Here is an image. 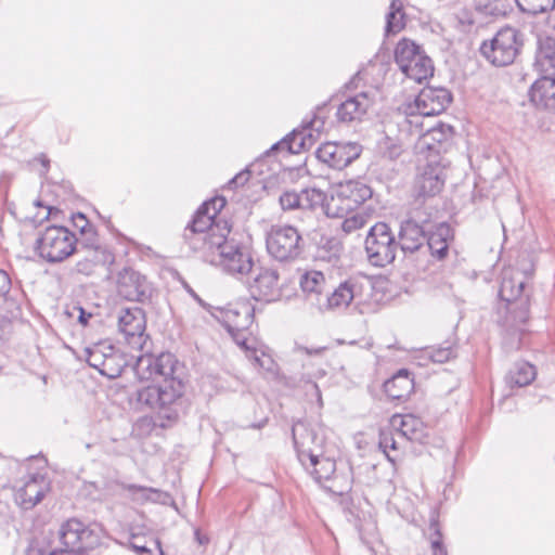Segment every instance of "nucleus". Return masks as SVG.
Wrapping results in <instances>:
<instances>
[{"mask_svg": "<svg viewBox=\"0 0 555 555\" xmlns=\"http://www.w3.org/2000/svg\"><path fill=\"white\" fill-rule=\"evenodd\" d=\"M522 46L520 34L513 27L501 28L480 46L481 55L492 65L503 67L514 63Z\"/></svg>", "mask_w": 555, "mask_h": 555, "instance_id": "6", "label": "nucleus"}, {"mask_svg": "<svg viewBox=\"0 0 555 555\" xmlns=\"http://www.w3.org/2000/svg\"><path fill=\"white\" fill-rule=\"evenodd\" d=\"M526 279L519 272L504 271L499 296L508 305L514 321L525 323L529 319V296L525 294Z\"/></svg>", "mask_w": 555, "mask_h": 555, "instance_id": "10", "label": "nucleus"}, {"mask_svg": "<svg viewBox=\"0 0 555 555\" xmlns=\"http://www.w3.org/2000/svg\"><path fill=\"white\" fill-rule=\"evenodd\" d=\"M75 309H77V310L79 311L78 321H79L82 325H87V324H88V321H89V319L92 317V314H91V313L86 312L81 307H75Z\"/></svg>", "mask_w": 555, "mask_h": 555, "instance_id": "55", "label": "nucleus"}, {"mask_svg": "<svg viewBox=\"0 0 555 555\" xmlns=\"http://www.w3.org/2000/svg\"><path fill=\"white\" fill-rule=\"evenodd\" d=\"M433 555H448V551L446 545H440L438 547H431Z\"/></svg>", "mask_w": 555, "mask_h": 555, "instance_id": "57", "label": "nucleus"}, {"mask_svg": "<svg viewBox=\"0 0 555 555\" xmlns=\"http://www.w3.org/2000/svg\"><path fill=\"white\" fill-rule=\"evenodd\" d=\"M395 61L401 72L410 79L422 82L434 74V64L415 41L403 38L395 49Z\"/></svg>", "mask_w": 555, "mask_h": 555, "instance_id": "5", "label": "nucleus"}, {"mask_svg": "<svg viewBox=\"0 0 555 555\" xmlns=\"http://www.w3.org/2000/svg\"><path fill=\"white\" fill-rule=\"evenodd\" d=\"M530 101L538 107L555 109V77L542 76L529 90Z\"/></svg>", "mask_w": 555, "mask_h": 555, "instance_id": "25", "label": "nucleus"}, {"mask_svg": "<svg viewBox=\"0 0 555 555\" xmlns=\"http://www.w3.org/2000/svg\"><path fill=\"white\" fill-rule=\"evenodd\" d=\"M247 358L253 361L254 366L261 369L264 372L274 373L276 371V363L271 356L263 351L258 353V350L254 349Z\"/></svg>", "mask_w": 555, "mask_h": 555, "instance_id": "41", "label": "nucleus"}, {"mask_svg": "<svg viewBox=\"0 0 555 555\" xmlns=\"http://www.w3.org/2000/svg\"><path fill=\"white\" fill-rule=\"evenodd\" d=\"M453 134V128L449 125H440L438 127L431 128L427 132V137H430L434 141L442 142L447 141Z\"/></svg>", "mask_w": 555, "mask_h": 555, "instance_id": "46", "label": "nucleus"}, {"mask_svg": "<svg viewBox=\"0 0 555 555\" xmlns=\"http://www.w3.org/2000/svg\"><path fill=\"white\" fill-rule=\"evenodd\" d=\"M49 490L50 482L43 475H31L15 487L14 500L21 508L28 511L40 503Z\"/></svg>", "mask_w": 555, "mask_h": 555, "instance_id": "18", "label": "nucleus"}, {"mask_svg": "<svg viewBox=\"0 0 555 555\" xmlns=\"http://www.w3.org/2000/svg\"><path fill=\"white\" fill-rule=\"evenodd\" d=\"M300 209H314L321 206L325 199V194L318 189H305L299 193Z\"/></svg>", "mask_w": 555, "mask_h": 555, "instance_id": "40", "label": "nucleus"}, {"mask_svg": "<svg viewBox=\"0 0 555 555\" xmlns=\"http://www.w3.org/2000/svg\"><path fill=\"white\" fill-rule=\"evenodd\" d=\"M117 326L125 340L134 348H141L144 343L146 326L145 313L139 307L122 308L117 314Z\"/></svg>", "mask_w": 555, "mask_h": 555, "instance_id": "16", "label": "nucleus"}, {"mask_svg": "<svg viewBox=\"0 0 555 555\" xmlns=\"http://www.w3.org/2000/svg\"><path fill=\"white\" fill-rule=\"evenodd\" d=\"M249 178L250 171L248 169H244L228 182V188L234 190L242 186L249 180Z\"/></svg>", "mask_w": 555, "mask_h": 555, "instance_id": "51", "label": "nucleus"}, {"mask_svg": "<svg viewBox=\"0 0 555 555\" xmlns=\"http://www.w3.org/2000/svg\"><path fill=\"white\" fill-rule=\"evenodd\" d=\"M229 233L223 236H215L206 247L202 246L203 261L220 268L231 275H246L254 267L249 249L233 238H228Z\"/></svg>", "mask_w": 555, "mask_h": 555, "instance_id": "2", "label": "nucleus"}, {"mask_svg": "<svg viewBox=\"0 0 555 555\" xmlns=\"http://www.w3.org/2000/svg\"><path fill=\"white\" fill-rule=\"evenodd\" d=\"M225 204L224 198L217 197L203 203L196 210L192 221L185 228L183 238L190 249L202 257V245L206 247L215 236H223L230 233L228 223L223 225L215 222L219 211Z\"/></svg>", "mask_w": 555, "mask_h": 555, "instance_id": "3", "label": "nucleus"}, {"mask_svg": "<svg viewBox=\"0 0 555 555\" xmlns=\"http://www.w3.org/2000/svg\"><path fill=\"white\" fill-rule=\"evenodd\" d=\"M361 152V145L354 142H327L315 151V156L328 167L341 170L357 159Z\"/></svg>", "mask_w": 555, "mask_h": 555, "instance_id": "15", "label": "nucleus"}, {"mask_svg": "<svg viewBox=\"0 0 555 555\" xmlns=\"http://www.w3.org/2000/svg\"><path fill=\"white\" fill-rule=\"evenodd\" d=\"M57 533L60 547L50 555H86L85 551L93 547L98 541L93 531L77 518L64 521Z\"/></svg>", "mask_w": 555, "mask_h": 555, "instance_id": "9", "label": "nucleus"}, {"mask_svg": "<svg viewBox=\"0 0 555 555\" xmlns=\"http://www.w3.org/2000/svg\"><path fill=\"white\" fill-rule=\"evenodd\" d=\"M429 529L431 531V533L429 535L430 547H438L440 545H444L443 541H442V533L439 528V524L436 519H434V518L431 519Z\"/></svg>", "mask_w": 555, "mask_h": 555, "instance_id": "49", "label": "nucleus"}, {"mask_svg": "<svg viewBox=\"0 0 555 555\" xmlns=\"http://www.w3.org/2000/svg\"><path fill=\"white\" fill-rule=\"evenodd\" d=\"M483 10H485L486 12H490V13H492V10L489 8V4H483Z\"/></svg>", "mask_w": 555, "mask_h": 555, "instance_id": "58", "label": "nucleus"}, {"mask_svg": "<svg viewBox=\"0 0 555 555\" xmlns=\"http://www.w3.org/2000/svg\"><path fill=\"white\" fill-rule=\"evenodd\" d=\"M351 486L352 478L350 473L334 474L331 476L330 481L323 483V488L326 491L339 496L348 493L351 490Z\"/></svg>", "mask_w": 555, "mask_h": 555, "instance_id": "36", "label": "nucleus"}, {"mask_svg": "<svg viewBox=\"0 0 555 555\" xmlns=\"http://www.w3.org/2000/svg\"><path fill=\"white\" fill-rule=\"evenodd\" d=\"M405 14L402 5L396 1H391L389 12L386 15V35H395L401 31L405 26Z\"/></svg>", "mask_w": 555, "mask_h": 555, "instance_id": "33", "label": "nucleus"}, {"mask_svg": "<svg viewBox=\"0 0 555 555\" xmlns=\"http://www.w3.org/2000/svg\"><path fill=\"white\" fill-rule=\"evenodd\" d=\"M11 286L12 282L9 274L4 270L0 269V304L5 300Z\"/></svg>", "mask_w": 555, "mask_h": 555, "instance_id": "50", "label": "nucleus"}, {"mask_svg": "<svg viewBox=\"0 0 555 555\" xmlns=\"http://www.w3.org/2000/svg\"><path fill=\"white\" fill-rule=\"evenodd\" d=\"M451 101L450 92L444 88L426 87L420 91L412 103H408L404 113L408 116H433L446 109Z\"/></svg>", "mask_w": 555, "mask_h": 555, "instance_id": "13", "label": "nucleus"}, {"mask_svg": "<svg viewBox=\"0 0 555 555\" xmlns=\"http://www.w3.org/2000/svg\"><path fill=\"white\" fill-rule=\"evenodd\" d=\"M343 218L344 221L341 222V230L346 234H351L369 223L371 214L365 210H354L348 215H345Z\"/></svg>", "mask_w": 555, "mask_h": 555, "instance_id": "37", "label": "nucleus"}, {"mask_svg": "<svg viewBox=\"0 0 555 555\" xmlns=\"http://www.w3.org/2000/svg\"><path fill=\"white\" fill-rule=\"evenodd\" d=\"M300 287L310 299L315 298L320 305L319 296L326 287L325 275L321 271H307L300 278Z\"/></svg>", "mask_w": 555, "mask_h": 555, "instance_id": "31", "label": "nucleus"}, {"mask_svg": "<svg viewBox=\"0 0 555 555\" xmlns=\"http://www.w3.org/2000/svg\"><path fill=\"white\" fill-rule=\"evenodd\" d=\"M83 241L80 243V247L78 248V253H81L83 250L85 244H90L92 242H95L96 244H100L96 232L94 231V236L92 234L83 235Z\"/></svg>", "mask_w": 555, "mask_h": 555, "instance_id": "54", "label": "nucleus"}, {"mask_svg": "<svg viewBox=\"0 0 555 555\" xmlns=\"http://www.w3.org/2000/svg\"><path fill=\"white\" fill-rule=\"evenodd\" d=\"M396 435L391 428L380 429L379 431V449L391 463H395L399 455V444L395 437Z\"/></svg>", "mask_w": 555, "mask_h": 555, "instance_id": "35", "label": "nucleus"}, {"mask_svg": "<svg viewBox=\"0 0 555 555\" xmlns=\"http://www.w3.org/2000/svg\"><path fill=\"white\" fill-rule=\"evenodd\" d=\"M360 291L358 282L348 279L341 282L332 293L327 295L325 301L320 304L321 309L343 310L347 308Z\"/></svg>", "mask_w": 555, "mask_h": 555, "instance_id": "23", "label": "nucleus"}, {"mask_svg": "<svg viewBox=\"0 0 555 555\" xmlns=\"http://www.w3.org/2000/svg\"><path fill=\"white\" fill-rule=\"evenodd\" d=\"M225 318L228 332L247 331L254 321V309L248 305H242L238 309H230Z\"/></svg>", "mask_w": 555, "mask_h": 555, "instance_id": "30", "label": "nucleus"}, {"mask_svg": "<svg viewBox=\"0 0 555 555\" xmlns=\"http://www.w3.org/2000/svg\"><path fill=\"white\" fill-rule=\"evenodd\" d=\"M77 238L67 228L51 225L36 241V248L48 262H61L76 250Z\"/></svg>", "mask_w": 555, "mask_h": 555, "instance_id": "7", "label": "nucleus"}, {"mask_svg": "<svg viewBox=\"0 0 555 555\" xmlns=\"http://www.w3.org/2000/svg\"><path fill=\"white\" fill-rule=\"evenodd\" d=\"M429 358L433 360V362L436 363H444L448 362L450 359L456 357V351L452 347L451 344H448L447 346H440L438 348H433L428 351Z\"/></svg>", "mask_w": 555, "mask_h": 555, "instance_id": "43", "label": "nucleus"}, {"mask_svg": "<svg viewBox=\"0 0 555 555\" xmlns=\"http://www.w3.org/2000/svg\"><path fill=\"white\" fill-rule=\"evenodd\" d=\"M391 424L393 427L399 426L397 436L400 438L405 437L411 441H422L426 436L424 423L412 414L395 415Z\"/></svg>", "mask_w": 555, "mask_h": 555, "instance_id": "29", "label": "nucleus"}, {"mask_svg": "<svg viewBox=\"0 0 555 555\" xmlns=\"http://www.w3.org/2000/svg\"><path fill=\"white\" fill-rule=\"evenodd\" d=\"M364 248L371 264L385 267L393 262L398 243L387 223L376 222L366 234Z\"/></svg>", "mask_w": 555, "mask_h": 555, "instance_id": "8", "label": "nucleus"}, {"mask_svg": "<svg viewBox=\"0 0 555 555\" xmlns=\"http://www.w3.org/2000/svg\"><path fill=\"white\" fill-rule=\"evenodd\" d=\"M140 379L163 377L157 385H150L135 392L141 409L152 410L167 421L178 418V404L184 392V384L179 374L181 370L176 357L170 352L140 356L134 365Z\"/></svg>", "mask_w": 555, "mask_h": 555, "instance_id": "1", "label": "nucleus"}, {"mask_svg": "<svg viewBox=\"0 0 555 555\" xmlns=\"http://www.w3.org/2000/svg\"><path fill=\"white\" fill-rule=\"evenodd\" d=\"M378 147L382 156L390 160L397 159L402 153L401 145L389 137H385Z\"/></svg>", "mask_w": 555, "mask_h": 555, "instance_id": "42", "label": "nucleus"}, {"mask_svg": "<svg viewBox=\"0 0 555 555\" xmlns=\"http://www.w3.org/2000/svg\"><path fill=\"white\" fill-rule=\"evenodd\" d=\"M117 291L129 301L145 304L151 300L154 289L146 276L131 268H125L118 273Z\"/></svg>", "mask_w": 555, "mask_h": 555, "instance_id": "14", "label": "nucleus"}, {"mask_svg": "<svg viewBox=\"0 0 555 555\" xmlns=\"http://www.w3.org/2000/svg\"><path fill=\"white\" fill-rule=\"evenodd\" d=\"M267 249L279 261L294 260L302 251V238L294 227H273L267 236Z\"/></svg>", "mask_w": 555, "mask_h": 555, "instance_id": "11", "label": "nucleus"}, {"mask_svg": "<svg viewBox=\"0 0 555 555\" xmlns=\"http://www.w3.org/2000/svg\"><path fill=\"white\" fill-rule=\"evenodd\" d=\"M250 296L258 301H274L281 296L279 272L275 269L260 267L256 269L253 281L248 284Z\"/></svg>", "mask_w": 555, "mask_h": 555, "instance_id": "17", "label": "nucleus"}, {"mask_svg": "<svg viewBox=\"0 0 555 555\" xmlns=\"http://www.w3.org/2000/svg\"><path fill=\"white\" fill-rule=\"evenodd\" d=\"M372 197V190L361 181L340 183L331 198V207L336 209L338 217H344L357 210L365 201Z\"/></svg>", "mask_w": 555, "mask_h": 555, "instance_id": "12", "label": "nucleus"}, {"mask_svg": "<svg viewBox=\"0 0 555 555\" xmlns=\"http://www.w3.org/2000/svg\"><path fill=\"white\" fill-rule=\"evenodd\" d=\"M85 356L87 363L103 374L105 367V360L107 356L106 346L95 345L85 349Z\"/></svg>", "mask_w": 555, "mask_h": 555, "instance_id": "38", "label": "nucleus"}, {"mask_svg": "<svg viewBox=\"0 0 555 555\" xmlns=\"http://www.w3.org/2000/svg\"><path fill=\"white\" fill-rule=\"evenodd\" d=\"M292 434L299 461L307 468L311 467L310 474L323 487V483L330 481L331 476L336 473L335 461L320 455L314 450L308 448V441H313L315 436L302 423L295 424Z\"/></svg>", "mask_w": 555, "mask_h": 555, "instance_id": "4", "label": "nucleus"}, {"mask_svg": "<svg viewBox=\"0 0 555 555\" xmlns=\"http://www.w3.org/2000/svg\"><path fill=\"white\" fill-rule=\"evenodd\" d=\"M518 8L528 14L537 15L555 8V0H515Z\"/></svg>", "mask_w": 555, "mask_h": 555, "instance_id": "39", "label": "nucleus"}, {"mask_svg": "<svg viewBox=\"0 0 555 555\" xmlns=\"http://www.w3.org/2000/svg\"><path fill=\"white\" fill-rule=\"evenodd\" d=\"M280 204L283 210L300 208L299 193L286 191L280 196Z\"/></svg>", "mask_w": 555, "mask_h": 555, "instance_id": "45", "label": "nucleus"}, {"mask_svg": "<svg viewBox=\"0 0 555 555\" xmlns=\"http://www.w3.org/2000/svg\"><path fill=\"white\" fill-rule=\"evenodd\" d=\"M351 514L356 516L353 521L361 534H373L376 531L375 521L373 520L372 515L363 513V517L361 518L353 512Z\"/></svg>", "mask_w": 555, "mask_h": 555, "instance_id": "44", "label": "nucleus"}, {"mask_svg": "<svg viewBox=\"0 0 555 555\" xmlns=\"http://www.w3.org/2000/svg\"><path fill=\"white\" fill-rule=\"evenodd\" d=\"M125 489L132 494L141 493L142 498H144V499H149L150 493L157 492L156 489L143 487V486H137V485H127V486H125Z\"/></svg>", "mask_w": 555, "mask_h": 555, "instance_id": "52", "label": "nucleus"}, {"mask_svg": "<svg viewBox=\"0 0 555 555\" xmlns=\"http://www.w3.org/2000/svg\"><path fill=\"white\" fill-rule=\"evenodd\" d=\"M106 349L107 356L102 375L109 378H116L121 374L124 367L127 365V361L119 351L114 349L113 346H106Z\"/></svg>", "mask_w": 555, "mask_h": 555, "instance_id": "32", "label": "nucleus"}, {"mask_svg": "<svg viewBox=\"0 0 555 555\" xmlns=\"http://www.w3.org/2000/svg\"><path fill=\"white\" fill-rule=\"evenodd\" d=\"M323 121L313 118L307 122L304 130L294 131L291 135L284 138L280 142L273 144L269 153H275L280 150H285L291 154H298L304 150L310 149L314 143L312 131H320Z\"/></svg>", "mask_w": 555, "mask_h": 555, "instance_id": "19", "label": "nucleus"}, {"mask_svg": "<svg viewBox=\"0 0 555 555\" xmlns=\"http://www.w3.org/2000/svg\"><path fill=\"white\" fill-rule=\"evenodd\" d=\"M426 234L422 225L414 220H405L401 223L398 234V248L406 253H415L423 247Z\"/></svg>", "mask_w": 555, "mask_h": 555, "instance_id": "24", "label": "nucleus"}, {"mask_svg": "<svg viewBox=\"0 0 555 555\" xmlns=\"http://www.w3.org/2000/svg\"><path fill=\"white\" fill-rule=\"evenodd\" d=\"M375 98L376 91H365L346 99L337 107V119L343 122L361 120L374 104Z\"/></svg>", "mask_w": 555, "mask_h": 555, "instance_id": "20", "label": "nucleus"}, {"mask_svg": "<svg viewBox=\"0 0 555 555\" xmlns=\"http://www.w3.org/2000/svg\"><path fill=\"white\" fill-rule=\"evenodd\" d=\"M72 219L74 227L79 230L82 235L92 234L94 236V229L83 214L77 212L73 215Z\"/></svg>", "mask_w": 555, "mask_h": 555, "instance_id": "47", "label": "nucleus"}, {"mask_svg": "<svg viewBox=\"0 0 555 555\" xmlns=\"http://www.w3.org/2000/svg\"><path fill=\"white\" fill-rule=\"evenodd\" d=\"M534 66L542 76L555 77V39L539 37Z\"/></svg>", "mask_w": 555, "mask_h": 555, "instance_id": "26", "label": "nucleus"}, {"mask_svg": "<svg viewBox=\"0 0 555 555\" xmlns=\"http://www.w3.org/2000/svg\"><path fill=\"white\" fill-rule=\"evenodd\" d=\"M535 367L528 362L515 364L514 370L509 372L508 380L518 387L529 385L535 378Z\"/></svg>", "mask_w": 555, "mask_h": 555, "instance_id": "34", "label": "nucleus"}, {"mask_svg": "<svg viewBox=\"0 0 555 555\" xmlns=\"http://www.w3.org/2000/svg\"><path fill=\"white\" fill-rule=\"evenodd\" d=\"M10 322L4 317H0V339L5 335L7 328L9 327Z\"/></svg>", "mask_w": 555, "mask_h": 555, "instance_id": "56", "label": "nucleus"}, {"mask_svg": "<svg viewBox=\"0 0 555 555\" xmlns=\"http://www.w3.org/2000/svg\"><path fill=\"white\" fill-rule=\"evenodd\" d=\"M414 389V379L406 370H400L384 384L385 393L392 400L406 399Z\"/></svg>", "mask_w": 555, "mask_h": 555, "instance_id": "28", "label": "nucleus"}, {"mask_svg": "<svg viewBox=\"0 0 555 555\" xmlns=\"http://www.w3.org/2000/svg\"><path fill=\"white\" fill-rule=\"evenodd\" d=\"M444 169L439 164H428L416 176L414 191L417 197L435 196L444 184Z\"/></svg>", "mask_w": 555, "mask_h": 555, "instance_id": "21", "label": "nucleus"}, {"mask_svg": "<svg viewBox=\"0 0 555 555\" xmlns=\"http://www.w3.org/2000/svg\"><path fill=\"white\" fill-rule=\"evenodd\" d=\"M141 538L133 537L130 541V546L132 550H134L139 555H150L151 550L144 544L141 543Z\"/></svg>", "mask_w": 555, "mask_h": 555, "instance_id": "53", "label": "nucleus"}, {"mask_svg": "<svg viewBox=\"0 0 555 555\" xmlns=\"http://www.w3.org/2000/svg\"><path fill=\"white\" fill-rule=\"evenodd\" d=\"M80 254H82V257L77 261L76 270L85 275H90L96 266L113 261V255L106 247L95 242L85 244L83 250Z\"/></svg>", "mask_w": 555, "mask_h": 555, "instance_id": "22", "label": "nucleus"}, {"mask_svg": "<svg viewBox=\"0 0 555 555\" xmlns=\"http://www.w3.org/2000/svg\"><path fill=\"white\" fill-rule=\"evenodd\" d=\"M452 240V228L442 222L427 237V246L434 257L438 260H443L448 255L449 244Z\"/></svg>", "mask_w": 555, "mask_h": 555, "instance_id": "27", "label": "nucleus"}, {"mask_svg": "<svg viewBox=\"0 0 555 555\" xmlns=\"http://www.w3.org/2000/svg\"><path fill=\"white\" fill-rule=\"evenodd\" d=\"M229 334L232 336L235 344L240 346L243 350H245L246 357H249L251 350H254L255 348L247 344L248 339L246 336V331H233L229 332Z\"/></svg>", "mask_w": 555, "mask_h": 555, "instance_id": "48", "label": "nucleus"}]
</instances>
